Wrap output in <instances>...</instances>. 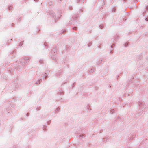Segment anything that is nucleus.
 Returning a JSON list of instances; mask_svg holds the SVG:
<instances>
[{"label":"nucleus","instance_id":"1","mask_svg":"<svg viewBox=\"0 0 148 148\" xmlns=\"http://www.w3.org/2000/svg\"><path fill=\"white\" fill-rule=\"evenodd\" d=\"M11 8H11L10 7L9 8V9H11Z\"/></svg>","mask_w":148,"mask_h":148}]
</instances>
